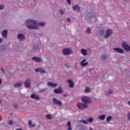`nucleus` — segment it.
<instances>
[{"mask_svg": "<svg viewBox=\"0 0 130 130\" xmlns=\"http://www.w3.org/2000/svg\"><path fill=\"white\" fill-rule=\"evenodd\" d=\"M25 24L26 27L29 30H37L38 29V25L36 20L28 19L25 21Z\"/></svg>", "mask_w": 130, "mask_h": 130, "instance_id": "f257e3e1", "label": "nucleus"}, {"mask_svg": "<svg viewBox=\"0 0 130 130\" xmlns=\"http://www.w3.org/2000/svg\"><path fill=\"white\" fill-rule=\"evenodd\" d=\"M81 101L84 104H90L92 103V100H91L88 96H83L81 98Z\"/></svg>", "mask_w": 130, "mask_h": 130, "instance_id": "f03ea898", "label": "nucleus"}, {"mask_svg": "<svg viewBox=\"0 0 130 130\" xmlns=\"http://www.w3.org/2000/svg\"><path fill=\"white\" fill-rule=\"evenodd\" d=\"M77 107L79 109H80V110H83V109L88 108V107H89V105L84 104V103H78Z\"/></svg>", "mask_w": 130, "mask_h": 130, "instance_id": "7ed1b4c3", "label": "nucleus"}, {"mask_svg": "<svg viewBox=\"0 0 130 130\" xmlns=\"http://www.w3.org/2000/svg\"><path fill=\"white\" fill-rule=\"evenodd\" d=\"M52 101L54 105H58V106H61L62 105V102L56 99L55 98H53Z\"/></svg>", "mask_w": 130, "mask_h": 130, "instance_id": "20e7f679", "label": "nucleus"}, {"mask_svg": "<svg viewBox=\"0 0 130 130\" xmlns=\"http://www.w3.org/2000/svg\"><path fill=\"white\" fill-rule=\"evenodd\" d=\"M72 52H73V51L72 49L70 48H66L62 50L63 55H70V54H71Z\"/></svg>", "mask_w": 130, "mask_h": 130, "instance_id": "39448f33", "label": "nucleus"}, {"mask_svg": "<svg viewBox=\"0 0 130 130\" xmlns=\"http://www.w3.org/2000/svg\"><path fill=\"white\" fill-rule=\"evenodd\" d=\"M30 82H31V79L29 78H27L24 83V85L25 88H30L31 87V85L30 84Z\"/></svg>", "mask_w": 130, "mask_h": 130, "instance_id": "423d86ee", "label": "nucleus"}, {"mask_svg": "<svg viewBox=\"0 0 130 130\" xmlns=\"http://www.w3.org/2000/svg\"><path fill=\"white\" fill-rule=\"evenodd\" d=\"M122 46L126 51H130V46L126 44V42H123L122 43Z\"/></svg>", "mask_w": 130, "mask_h": 130, "instance_id": "0eeeda50", "label": "nucleus"}, {"mask_svg": "<svg viewBox=\"0 0 130 130\" xmlns=\"http://www.w3.org/2000/svg\"><path fill=\"white\" fill-rule=\"evenodd\" d=\"M92 18H94V13L89 12L87 14L85 19L87 21H91Z\"/></svg>", "mask_w": 130, "mask_h": 130, "instance_id": "6e6552de", "label": "nucleus"}, {"mask_svg": "<svg viewBox=\"0 0 130 130\" xmlns=\"http://www.w3.org/2000/svg\"><path fill=\"white\" fill-rule=\"evenodd\" d=\"M26 39L25 35L22 34H18L17 36V39L19 41H24L25 39Z\"/></svg>", "mask_w": 130, "mask_h": 130, "instance_id": "1a4fd4ad", "label": "nucleus"}, {"mask_svg": "<svg viewBox=\"0 0 130 130\" xmlns=\"http://www.w3.org/2000/svg\"><path fill=\"white\" fill-rule=\"evenodd\" d=\"M53 92L55 94H62V89L61 87L59 86L58 88L54 89Z\"/></svg>", "mask_w": 130, "mask_h": 130, "instance_id": "9d476101", "label": "nucleus"}, {"mask_svg": "<svg viewBox=\"0 0 130 130\" xmlns=\"http://www.w3.org/2000/svg\"><path fill=\"white\" fill-rule=\"evenodd\" d=\"M32 60H33L34 61H35L36 62H42V59L41 58H40V57H33L31 58Z\"/></svg>", "mask_w": 130, "mask_h": 130, "instance_id": "9b49d317", "label": "nucleus"}, {"mask_svg": "<svg viewBox=\"0 0 130 130\" xmlns=\"http://www.w3.org/2000/svg\"><path fill=\"white\" fill-rule=\"evenodd\" d=\"M35 71L36 73H41V74H46V71H45L43 68H37L36 69Z\"/></svg>", "mask_w": 130, "mask_h": 130, "instance_id": "f8f14e48", "label": "nucleus"}, {"mask_svg": "<svg viewBox=\"0 0 130 130\" xmlns=\"http://www.w3.org/2000/svg\"><path fill=\"white\" fill-rule=\"evenodd\" d=\"M33 50L35 51V52H38L40 50L39 45L35 44L33 46Z\"/></svg>", "mask_w": 130, "mask_h": 130, "instance_id": "ddd939ff", "label": "nucleus"}, {"mask_svg": "<svg viewBox=\"0 0 130 130\" xmlns=\"http://www.w3.org/2000/svg\"><path fill=\"white\" fill-rule=\"evenodd\" d=\"M113 49L114 51H116L118 53H120L121 54H122L124 52L123 50L120 48H114Z\"/></svg>", "mask_w": 130, "mask_h": 130, "instance_id": "4468645a", "label": "nucleus"}, {"mask_svg": "<svg viewBox=\"0 0 130 130\" xmlns=\"http://www.w3.org/2000/svg\"><path fill=\"white\" fill-rule=\"evenodd\" d=\"M111 33H112V31H111V29H108L106 30V35L104 36V38L107 39V38H109Z\"/></svg>", "mask_w": 130, "mask_h": 130, "instance_id": "2eb2a0df", "label": "nucleus"}, {"mask_svg": "<svg viewBox=\"0 0 130 130\" xmlns=\"http://www.w3.org/2000/svg\"><path fill=\"white\" fill-rule=\"evenodd\" d=\"M67 83L68 84H69V88H74V86H75V83H74V82L72 81L71 79L67 80Z\"/></svg>", "mask_w": 130, "mask_h": 130, "instance_id": "dca6fc26", "label": "nucleus"}, {"mask_svg": "<svg viewBox=\"0 0 130 130\" xmlns=\"http://www.w3.org/2000/svg\"><path fill=\"white\" fill-rule=\"evenodd\" d=\"M30 98L35 100H40V98L37 94L32 93L30 95Z\"/></svg>", "mask_w": 130, "mask_h": 130, "instance_id": "f3484780", "label": "nucleus"}, {"mask_svg": "<svg viewBox=\"0 0 130 130\" xmlns=\"http://www.w3.org/2000/svg\"><path fill=\"white\" fill-rule=\"evenodd\" d=\"M73 11H75V12H77L78 13H79V12L81 11V8L79 6L76 5L75 6L73 7Z\"/></svg>", "mask_w": 130, "mask_h": 130, "instance_id": "a211bd4d", "label": "nucleus"}, {"mask_svg": "<svg viewBox=\"0 0 130 130\" xmlns=\"http://www.w3.org/2000/svg\"><path fill=\"white\" fill-rule=\"evenodd\" d=\"M80 64L81 67H85L86 66H88L89 64V63L88 62H86V59H84L81 62H80Z\"/></svg>", "mask_w": 130, "mask_h": 130, "instance_id": "6ab92c4d", "label": "nucleus"}, {"mask_svg": "<svg viewBox=\"0 0 130 130\" xmlns=\"http://www.w3.org/2000/svg\"><path fill=\"white\" fill-rule=\"evenodd\" d=\"M2 35L4 38H7L8 37V30L5 29L2 31Z\"/></svg>", "mask_w": 130, "mask_h": 130, "instance_id": "aec40b11", "label": "nucleus"}, {"mask_svg": "<svg viewBox=\"0 0 130 130\" xmlns=\"http://www.w3.org/2000/svg\"><path fill=\"white\" fill-rule=\"evenodd\" d=\"M22 85H23V82L20 81L19 82L16 83L14 85V88H19V87H21Z\"/></svg>", "mask_w": 130, "mask_h": 130, "instance_id": "412c9836", "label": "nucleus"}, {"mask_svg": "<svg viewBox=\"0 0 130 130\" xmlns=\"http://www.w3.org/2000/svg\"><path fill=\"white\" fill-rule=\"evenodd\" d=\"M101 59L103 61H105L106 59H107V55L103 54L101 55Z\"/></svg>", "mask_w": 130, "mask_h": 130, "instance_id": "4be33fe9", "label": "nucleus"}, {"mask_svg": "<svg viewBox=\"0 0 130 130\" xmlns=\"http://www.w3.org/2000/svg\"><path fill=\"white\" fill-rule=\"evenodd\" d=\"M47 85L49 87H52V88H55V87H56V86H57V84L56 83H53L52 82H49L47 84Z\"/></svg>", "mask_w": 130, "mask_h": 130, "instance_id": "5701e85b", "label": "nucleus"}, {"mask_svg": "<svg viewBox=\"0 0 130 130\" xmlns=\"http://www.w3.org/2000/svg\"><path fill=\"white\" fill-rule=\"evenodd\" d=\"M113 93V91L112 89H109L108 91H106L105 95L108 96L111 95Z\"/></svg>", "mask_w": 130, "mask_h": 130, "instance_id": "b1692460", "label": "nucleus"}, {"mask_svg": "<svg viewBox=\"0 0 130 130\" xmlns=\"http://www.w3.org/2000/svg\"><path fill=\"white\" fill-rule=\"evenodd\" d=\"M105 117H106V115L104 114V115H100L98 117V118L99 119H101V120H104L105 119Z\"/></svg>", "mask_w": 130, "mask_h": 130, "instance_id": "393cba45", "label": "nucleus"}, {"mask_svg": "<svg viewBox=\"0 0 130 130\" xmlns=\"http://www.w3.org/2000/svg\"><path fill=\"white\" fill-rule=\"evenodd\" d=\"M81 52L83 55H87V50L85 49H82L81 50Z\"/></svg>", "mask_w": 130, "mask_h": 130, "instance_id": "a878e982", "label": "nucleus"}, {"mask_svg": "<svg viewBox=\"0 0 130 130\" xmlns=\"http://www.w3.org/2000/svg\"><path fill=\"white\" fill-rule=\"evenodd\" d=\"M67 125L68 126V130H72V126H71V122L70 121H68Z\"/></svg>", "mask_w": 130, "mask_h": 130, "instance_id": "bb28decb", "label": "nucleus"}, {"mask_svg": "<svg viewBox=\"0 0 130 130\" xmlns=\"http://www.w3.org/2000/svg\"><path fill=\"white\" fill-rule=\"evenodd\" d=\"M90 91L91 89L89 87H86L84 90L85 93H90Z\"/></svg>", "mask_w": 130, "mask_h": 130, "instance_id": "cd10ccee", "label": "nucleus"}, {"mask_svg": "<svg viewBox=\"0 0 130 130\" xmlns=\"http://www.w3.org/2000/svg\"><path fill=\"white\" fill-rule=\"evenodd\" d=\"M86 122H89V123H91V122H93V120H94V119L92 117H89L86 120Z\"/></svg>", "mask_w": 130, "mask_h": 130, "instance_id": "c85d7f7f", "label": "nucleus"}, {"mask_svg": "<svg viewBox=\"0 0 130 130\" xmlns=\"http://www.w3.org/2000/svg\"><path fill=\"white\" fill-rule=\"evenodd\" d=\"M28 125L30 126V127H35V124L32 125V121L31 120L29 121Z\"/></svg>", "mask_w": 130, "mask_h": 130, "instance_id": "c756f323", "label": "nucleus"}, {"mask_svg": "<svg viewBox=\"0 0 130 130\" xmlns=\"http://www.w3.org/2000/svg\"><path fill=\"white\" fill-rule=\"evenodd\" d=\"M86 32L87 34H91V28H90V27H87Z\"/></svg>", "mask_w": 130, "mask_h": 130, "instance_id": "7c9ffc66", "label": "nucleus"}, {"mask_svg": "<svg viewBox=\"0 0 130 130\" xmlns=\"http://www.w3.org/2000/svg\"><path fill=\"white\" fill-rule=\"evenodd\" d=\"M111 119H112V117H111V116H109L107 117L106 121L108 122H109V121H110V120H111Z\"/></svg>", "mask_w": 130, "mask_h": 130, "instance_id": "2f4dec72", "label": "nucleus"}, {"mask_svg": "<svg viewBox=\"0 0 130 130\" xmlns=\"http://www.w3.org/2000/svg\"><path fill=\"white\" fill-rule=\"evenodd\" d=\"M38 25L39 26H41V27H44L45 26V22H39Z\"/></svg>", "mask_w": 130, "mask_h": 130, "instance_id": "473e14b6", "label": "nucleus"}, {"mask_svg": "<svg viewBox=\"0 0 130 130\" xmlns=\"http://www.w3.org/2000/svg\"><path fill=\"white\" fill-rule=\"evenodd\" d=\"M105 32V30L104 29H100L99 30V33L100 35H103L104 34V32Z\"/></svg>", "mask_w": 130, "mask_h": 130, "instance_id": "72a5a7b5", "label": "nucleus"}, {"mask_svg": "<svg viewBox=\"0 0 130 130\" xmlns=\"http://www.w3.org/2000/svg\"><path fill=\"white\" fill-rule=\"evenodd\" d=\"M79 122H82V123H84L85 124H88V122L85 120H80Z\"/></svg>", "mask_w": 130, "mask_h": 130, "instance_id": "f704fd0d", "label": "nucleus"}, {"mask_svg": "<svg viewBox=\"0 0 130 130\" xmlns=\"http://www.w3.org/2000/svg\"><path fill=\"white\" fill-rule=\"evenodd\" d=\"M14 123V121H13V120H10L8 121V124L9 125H13V124Z\"/></svg>", "mask_w": 130, "mask_h": 130, "instance_id": "c9c22d12", "label": "nucleus"}, {"mask_svg": "<svg viewBox=\"0 0 130 130\" xmlns=\"http://www.w3.org/2000/svg\"><path fill=\"white\" fill-rule=\"evenodd\" d=\"M46 90H47V88L41 89L39 90V92H40V93H42L43 92H45V91H46Z\"/></svg>", "mask_w": 130, "mask_h": 130, "instance_id": "e433bc0d", "label": "nucleus"}, {"mask_svg": "<svg viewBox=\"0 0 130 130\" xmlns=\"http://www.w3.org/2000/svg\"><path fill=\"white\" fill-rule=\"evenodd\" d=\"M46 117H47V119H52V117L51 116V115H50L49 114H47L46 115Z\"/></svg>", "mask_w": 130, "mask_h": 130, "instance_id": "4c0bfd02", "label": "nucleus"}, {"mask_svg": "<svg viewBox=\"0 0 130 130\" xmlns=\"http://www.w3.org/2000/svg\"><path fill=\"white\" fill-rule=\"evenodd\" d=\"M59 13H60V14H61V15H64V11L62 9H61L59 10Z\"/></svg>", "mask_w": 130, "mask_h": 130, "instance_id": "58836bf2", "label": "nucleus"}, {"mask_svg": "<svg viewBox=\"0 0 130 130\" xmlns=\"http://www.w3.org/2000/svg\"><path fill=\"white\" fill-rule=\"evenodd\" d=\"M4 9H5V6L0 5V10H4Z\"/></svg>", "mask_w": 130, "mask_h": 130, "instance_id": "ea45409f", "label": "nucleus"}, {"mask_svg": "<svg viewBox=\"0 0 130 130\" xmlns=\"http://www.w3.org/2000/svg\"><path fill=\"white\" fill-rule=\"evenodd\" d=\"M67 21L68 22V23H71V18H68Z\"/></svg>", "mask_w": 130, "mask_h": 130, "instance_id": "a19ab883", "label": "nucleus"}, {"mask_svg": "<svg viewBox=\"0 0 130 130\" xmlns=\"http://www.w3.org/2000/svg\"><path fill=\"white\" fill-rule=\"evenodd\" d=\"M127 117L128 119V120H130V112L128 113Z\"/></svg>", "mask_w": 130, "mask_h": 130, "instance_id": "79ce46f5", "label": "nucleus"}, {"mask_svg": "<svg viewBox=\"0 0 130 130\" xmlns=\"http://www.w3.org/2000/svg\"><path fill=\"white\" fill-rule=\"evenodd\" d=\"M67 4H68V5H71V0H67Z\"/></svg>", "mask_w": 130, "mask_h": 130, "instance_id": "37998d69", "label": "nucleus"}, {"mask_svg": "<svg viewBox=\"0 0 130 130\" xmlns=\"http://www.w3.org/2000/svg\"><path fill=\"white\" fill-rule=\"evenodd\" d=\"M1 71H2L3 74H4V73H5V70H4V69L1 68Z\"/></svg>", "mask_w": 130, "mask_h": 130, "instance_id": "c03bdc74", "label": "nucleus"}, {"mask_svg": "<svg viewBox=\"0 0 130 130\" xmlns=\"http://www.w3.org/2000/svg\"><path fill=\"white\" fill-rule=\"evenodd\" d=\"M3 83V80H2V78H0V85H2Z\"/></svg>", "mask_w": 130, "mask_h": 130, "instance_id": "a18cd8bd", "label": "nucleus"}, {"mask_svg": "<svg viewBox=\"0 0 130 130\" xmlns=\"http://www.w3.org/2000/svg\"><path fill=\"white\" fill-rule=\"evenodd\" d=\"M3 42V39L0 38V43H2Z\"/></svg>", "mask_w": 130, "mask_h": 130, "instance_id": "49530a36", "label": "nucleus"}, {"mask_svg": "<svg viewBox=\"0 0 130 130\" xmlns=\"http://www.w3.org/2000/svg\"><path fill=\"white\" fill-rule=\"evenodd\" d=\"M3 118H2V116L0 115V121H2Z\"/></svg>", "mask_w": 130, "mask_h": 130, "instance_id": "de8ad7c7", "label": "nucleus"}, {"mask_svg": "<svg viewBox=\"0 0 130 130\" xmlns=\"http://www.w3.org/2000/svg\"><path fill=\"white\" fill-rule=\"evenodd\" d=\"M63 96H64V97H66V96H67V94H63Z\"/></svg>", "mask_w": 130, "mask_h": 130, "instance_id": "09e8293b", "label": "nucleus"}, {"mask_svg": "<svg viewBox=\"0 0 130 130\" xmlns=\"http://www.w3.org/2000/svg\"><path fill=\"white\" fill-rule=\"evenodd\" d=\"M128 105L130 106V101L129 102H128Z\"/></svg>", "mask_w": 130, "mask_h": 130, "instance_id": "8fccbe9b", "label": "nucleus"}, {"mask_svg": "<svg viewBox=\"0 0 130 130\" xmlns=\"http://www.w3.org/2000/svg\"><path fill=\"white\" fill-rule=\"evenodd\" d=\"M15 108H17L18 107V105H15Z\"/></svg>", "mask_w": 130, "mask_h": 130, "instance_id": "3c124183", "label": "nucleus"}, {"mask_svg": "<svg viewBox=\"0 0 130 130\" xmlns=\"http://www.w3.org/2000/svg\"><path fill=\"white\" fill-rule=\"evenodd\" d=\"M2 103V100L0 99V104Z\"/></svg>", "mask_w": 130, "mask_h": 130, "instance_id": "603ef678", "label": "nucleus"}]
</instances>
